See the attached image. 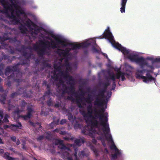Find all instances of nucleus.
Wrapping results in <instances>:
<instances>
[{"label":"nucleus","instance_id":"obj_1","mask_svg":"<svg viewBox=\"0 0 160 160\" xmlns=\"http://www.w3.org/2000/svg\"><path fill=\"white\" fill-rule=\"evenodd\" d=\"M45 38L51 41L50 42L48 41H43L42 40L39 41L40 44L42 45L41 48H40L39 46L37 44H35L33 46V49L37 52L38 55L39 57H42L46 52V49H49L51 48L52 49H55L57 48L56 42L49 36H46Z\"/></svg>","mask_w":160,"mask_h":160},{"label":"nucleus","instance_id":"obj_2","mask_svg":"<svg viewBox=\"0 0 160 160\" xmlns=\"http://www.w3.org/2000/svg\"><path fill=\"white\" fill-rule=\"evenodd\" d=\"M87 111L88 112L86 113L84 109L80 110L79 111L80 112L84 118L90 117L92 118V119L90 120L91 126L90 127L88 126H85L83 127L82 130V133L84 135H87L88 134L91 133L92 132H95V130H93V128L94 127L98 128V127L99 123L96 119L97 118L92 115V111Z\"/></svg>","mask_w":160,"mask_h":160},{"label":"nucleus","instance_id":"obj_3","mask_svg":"<svg viewBox=\"0 0 160 160\" xmlns=\"http://www.w3.org/2000/svg\"><path fill=\"white\" fill-rule=\"evenodd\" d=\"M101 108L98 112L95 111L94 113V116L97 118H99L100 121L99 124L102 126V130L103 132H106L108 134L110 132V129L109 128V125L108 122V115L107 112H106V115L104 114L105 110L103 106H101Z\"/></svg>","mask_w":160,"mask_h":160},{"label":"nucleus","instance_id":"obj_4","mask_svg":"<svg viewBox=\"0 0 160 160\" xmlns=\"http://www.w3.org/2000/svg\"><path fill=\"white\" fill-rule=\"evenodd\" d=\"M61 74V76L63 77L64 79L66 81H67L66 83L68 85H69V86H66L67 89H69V94L71 93L73 94L75 93V88L74 85L75 84V81L72 77L69 75V73L67 71L65 72L61 71L60 72Z\"/></svg>","mask_w":160,"mask_h":160},{"label":"nucleus","instance_id":"obj_5","mask_svg":"<svg viewBox=\"0 0 160 160\" xmlns=\"http://www.w3.org/2000/svg\"><path fill=\"white\" fill-rule=\"evenodd\" d=\"M11 12L10 14L9 13L8 11H6V13H4L6 17L10 20L11 24L14 25H18L20 23V20L14 15V10L12 8H11L9 10Z\"/></svg>","mask_w":160,"mask_h":160},{"label":"nucleus","instance_id":"obj_6","mask_svg":"<svg viewBox=\"0 0 160 160\" xmlns=\"http://www.w3.org/2000/svg\"><path fill=\"white\" fill-rule=\"evenodd\" d=\"M21 74L19 72L14 73L13 72L10 76L8 77V81L7 85L9 88L11 85L12 81L15 82L19 83L22 81L21 79Z\"/></svg>","mask_w":160,"mask_h":160},{"label":"nucleus","instance_id":"obj_7","mask_svg":"<svg viewBox=\"0 0 160 160\" xmlns=\"http://www.w3.org/2000/svg\"><path fill=\"white\" fill-rule=\"evenodd\" d=\"M103 38L108 39L113 46L117 43L114 40L113 36L112 33L110 32L108 27L106 29L104 32L103 34L102 37L100 38L102 39Z\"/></svg>","mask_w":160,"mask_h":160},{"label":"nucleus","instance_id":"obj_8","mask_svg":"<svg viewBox=\"0 0 160 160\" xmlns=\"http://www.w3.org/2000/svg\"><path fill=\"white\" fill-rule=\"evenodd\" d=\"M27 113L26 115H21V117L24 120L30 119L32 116V114L34 112V109L32 108V105H28L27 108Z\"/></svg>","mask_w":160,"mask_h":160},{"label":"nucleus","instance_id":"obj_9","mask_svg":"<svg viewBox=\"0 0 160 160\" xmlns=\"http://www.w3.org/2000/svg\"><path fill=\"white\" fill-rule=\"evenodd\" d=\"M69 45L72 47V50L79 49L80 48H87L90 45L91 43L87 42H85L79 44H74L73 43H69Z\"/></svg>","mask_w":160,"mask_h":160},{"label":"nucleus","instance_id":"obj_10","mask_svg":"<svg viewBox=\"0 0 160 160\" xmlns=\"http://www.w3.org/2000/svg\"><path fill=\"white\" fill-rule=\"evenodd\" d=\"M49 35L54 39L56 41L55 42H56V44H57V48H60V47L58 45V44H61L64 47H66L68 45L67 44L65 43L66 42L64 41L60 40V37L58 36H55L52 32H49Z\"/></svg>","mask_w":160,"mask_h":160},{"label":"nucleus","instance_id":"obj_11","mask_svg":"<svg viewBox=\"0 0 160 160\" xmlns=\"http://www.w3.org/2000/svg\"><path fill=\"white\" fill-rule=\"evenodd\" d=\"M4 34L5 36H6L7 33H4ZM8 36H3V37L0 36V43L4 48L8 49V48H11V46L8 44L4 42L5 41L8 40Z\"/></svg>","mask_w":160,"mask_h":160},{"label":"nucleus","instance_id":"obj_12","mask_svg":"<svg viewBox=\"0 0 160 160\" xmlns=\"http://www.w3.org/2000/svg\"><path fill=\"white\" fill-rule=\"evenodd\" d=\"M113 47L119 51H121L124 55L128 54L129 53L130 51L129 49H127L125 48L122 47L121 44H119L118 42L116 43Z\"/></svg>","mask_w":160,"mask_h":160},{"label":"nucleus","instance_id":"obj_13","mask_svg":"<svg viewBox=\"0 0 160 160\" xmlns=\"http://www.w3.org/2000/svg\"><path fill=\"white\" fill-rule=\"evenodd\" d=\"M0 2L2 4L4 9L2 10V12L4 14L6 13V11H9L11 8H12L11 5L8 3L6 2L5 0H0Z\"/></svg>","mask_w":160,"mask_h":160},{"label":"nucleus","instance_id":"obj_14","mask_svg":"<svg viewBox=\"0 0 160 160\" xmlns=\"http://www.w3.org/2000/svg\"><path fill=\"white\" fill-rule=\"evenodd\" d=\"M71 50H73L72 48H66L65 50L58 48L57 49V52L60 55L65 57L68 55L69 52Z\"/></svg>","mask_w":160,"mask_h":160},{"label":"nucleus","instance_id":"obj_15","mask_svg":"<svg viewBox=\"0 0 160 160\" xmlns=\"http://www.w3.org/2000/svg\"><path fill=\"white\" fill-rule=\"evenodd\" d=\"M32 26L34 28H31L30 29L31 31L30 32L31 35H33V34L35 35H37L38 33L40 32V29L38 26L35 23L33 22H32Z\"/></svg>","mask_w":160,"mask_h":160},{"label":"nucleus","instance_id":"obj_16","mask_svg":"<svg viewBox=\"0 0 160 160\" xmlns=\"http://www.w3.org/2000/svg\"><path fill=\"white\" fill-rule=\"evenodd\" d=\"M142 78L143 79V82H147L149 81L151 82L152 81L155 82L156 81V78L153 77L149 73H147L146 76H142Z\"/></svg>","mask_w":160,"mask_h":160},{"label":"nucleus","instance_id":"obj_17","mask_svg":"<svg viewBox=\"0 0 160 160\" xmlns=\"http://www.w3.org/2000/svg\"><path fill=\"white\" fill-rule=\"evenodd\" d=\"M136 63L139 65L141 68H143L145 66H146L148 62L143 57H141L138 58Z\"/></svg>","mask_w":160,"mask_h":160},{"label":"nucleus","instance_id":"obj_18","mask_svg":"<svg viewBox=\"0 0 160 160\" xmlns=\"http://www.w3.org/2000/svg\"><path fill=\"white\" fill-rule=\"evenodd\" d=\"M104 133H106L105 134V137L107 140L111 141L113 143L112 144V145L110 146V149H114L115 150V152L116 151H119L117 148L116 146H115V144L114 143L113 141L112 136L111 134L109 135L108 136H107L106 135L108 134H108H107L106 132H104Z\"/></svg>","mask_w":160,"mask_h":160},{"label":"nucleus","instance_id":"obj_19","mask_svg":"<svg viewBox=\"0 0 160 160\" xmlns=\"http://www.w3.org/2000/svg\"><path fill=\"white\" fill-rule=\"evenodd\" d=\"M99 98L96 96V100L94 102V105L97 106H104L105 100L102 98Z\"/></svg>","mask_w":160,"mask_h":160},{"label":"nucleus","instance_id":"obj_20","mask_svg":"<svg viewBox=\"0 0 160 160\" xmlns=\"http://www.w3.org/2000/svg\"><path fill=\"white\" fill-rule=\"evenodd\" d=\"M58 142L59 145L58 147L63 150H67L68 151H70V149L69 148L67 147L63 143V141L62 140H58Z\"/></svg>","mask_w":160,"mask_h":160},{"label":"nucleus","instance_id":"obj_21","mask_svg":"<svg viewBox=\"0 0 160 160\" xmlns=\"http://www.w3.org/2000/svg\"><path fill=\"white\" fill-rule=\"evenodd\" d=\"M108 78L112 80V88L114 89L116 87L115 74L113 72L108 73Z\"/></svg>","mask_w":160,"mask_h":160},{"label":"nucleus","instance_id":"obj_22","mask_svg":"<svg viewBox=\"0 0 160 160\" xmlns=\"http://www.w3.org/2000/svg\"><path fill=\"white\" fill-rule=\"evenodd\" d=\"M26 64V63L23 61L22 62H19L15 65L13 66L12 67V71L13 72H17V73L19 72H18L19 71L18 66L19 65H24ZM21 73L20 72H19ZM17 73V72L16 73Z\"/></svg>","mask_w":160,"mask_h":160},{"label":"nucleus","instance_id":"obj_23","mask_svg":"<svg viewBox=\"0 0 160 160\" xmlns=\"http://www.w3.org/2000/svg\"><path fill=\"white\" fill-rule=\"evenodd\" d=\"M21 52L22 55L27 59L29 60L31 58V54L30 52H27L25 50H22Z\"/></svg>","mask_w":160,"mask_h":160},{"label":"nucleus","instance_id":"obj_24","mask_svg":"<svg viewBox=\"0 0 160 160\" xmlns=\"http://www.w3.org/2000/svg\"><path fill=\"white\" fill-rule=\"evenodd\" d=\"M139 57L137 55L130 54L128 57V58L132 62H136Z\"/></svg>","mask_w":160,"mask_h":160},{"label":"nucleus","instance_id":"obj_25","mask_svg":"<svg viewBox=\"0 0 160 160\" xmlns=\"http://www.w3.org/2000/svg\"><path fill=\"white\" fill-rule=\"evenodd\" d=\"M128 0H121V7L120 8V11L122 13L125 12V6Z\"/></svg>","mask_w":160,"mask_h":160},{"label":"nucleus","instance_id":"obj_26","mask_svg":"<svg viewBox=\"0 0 160 160\" xmlns=\"http://www.w3.org/2000/svg\"><path fill=\"white\" fill-rule=\"evenodd\" d=\"M10 2L12 4V5L15 8L16 10H22L21 7L18 5L16 3H16V0H10Z\"/></svg>","mask_w":160,"mask_h":160},{"label":"nucleus","instance_id":"obj_27","mask_svg":"<svg viewBox=\"0 0 160 160\" xmlns=\"http://www.w3.org/2000/svg\"><path fill=\"white\" fill-rule=\"evenodd\" d=\"M18 28L20 30L21 32L23 34H25L26 32L28 31V29L27 28L22 24Z\"/></svg>","mask_w":160,"mask_h":160},{"label":"nucleus","instance_id":"obj_28","mask_svg":"<svg viewBox=\"0 0 160 160\" xmlns=\"http://www.w3.org/2000/svg\"><path fill=\"white\" fill-rule=\"evenodd\" d=\"M92 95L90 94H88V97L86 98L83 97V99L88 104H91L93 99L91 97Z\"/></svg>","mask_w":160,"mask_h":160},{"label":"nucleus","instance_id":"obj_29","mask_svg":"<svg viewBox=\"0 0 160 160\" xmlns=\"http://www.w3.org/2000/svg\"><path fill=\"white\" fill-rule=\"evenodd\" d=\"M147 59L151 60L152 64L155 62H160V58H152L148 57Z\"/></svg>","mask_w":160,"mask_h":160},{"label":"nucleus","instance_id":"obj_30","mask_svg":"<svg viewBox=\"0 0 160 160\" xmlns=\"http://www.w3.org/2000/svg\"><path fill=\"white\" fill-rule=\"evenodd\" d=\"M85 142L83 138L76 139L74 140V143L77 145L80 146L81 145V143H84Z\"/></svg>","mask_w":160,"mask_h":160},{"label":"nucleus","instance_id":"obj_31","mask_svg":"<svg viewBox=\"0 0 160 160\" xmlns=\"http://www.w3.org/2000/svg\"><path fill=\"white\" fill-rule=\"evenodd\" d=\"M22 92H21L20 90L18 91L17 92H14L12 93L10 95V97L12 98H14L18 95H21L22 94Z\"/></svg>","mask_w":160,"mask_h":160},{"label":"nucleus","instance_id":"obj_32","mask_svg":"<svg viewBox=\"0 0 160 160\" xmlns=\"http://www.w3.org/2000/svg\"><path fill=\"white\" fill-rule=\"evenodd\" d=\"M15 12L16 14V16L19 20L20 16V14H24L25 13L24 12L23 10H16Z\"/></svg>","mask_w":160,"mask_h":160},{"label":"nucleus","instance_id":"obj_33","mask_svg":"<svg viewBox=\"0 0 160 160\" xmlns=\"http://www.w3.org/2000/svg\"><path fill=\"white\" fill-rule=\"evenodd\" d=\"M60 85L62 86V88H66L67 85L64 83V81L62 79L59 80V82L57 84V86L59 88Z\"/></svg>","mask_w":160,"mask_h":160},{"label":"nucleus","instance_id":"obj_34","mask_svg":"<svg viewBox=\"0 0 160 160\" xmlns=\"http://www.w3.org/2000/svg\"><path fill=\"white\" fill-rule=\"evenodd\" d=\"M8 40H9V42L10 43H14L16 42L20 43V42L18 40L16 37L13 38H9L8 37Z\"/></svg>","mask_w":160,"mask_h":160},{"label":"nucleus","instance_id":"obj_35","mask_svg":"<svg viewBox=\"0 0 160 160\" xmlns=\"http://www.w3.org/2000/svg\"><path fill=\"white\" fill-rule=\"evenodd\" d=\"M68 136H65L63 137V139L67 141H69L70 140L72 141L74 140V138L71 136V134L70 133L68 134Z\"/></svg>","mask_w":160,"mask_h":160},{"label":"nucleus","instance_id":"obj_36","mask_svg":"<svg viewBox=\"0 0 160 160\" xmlns=\"http://www.w3.org/2000/svg\"><path fill=\"white\" fill-rule=\"evenodd\" d=\"M27 103L24 100H22L21 103H20V106L21 109H22L21 111H23L24 109H25V106L27 104Z\"/></svg>","mask_w":160,"mask_h":160},{"label":"nucleus","instance_id":"obj_37","mask_svg":"<svg viewBox=\"0 0 160 160\" xmlns=\"http://www.w3.org/2000/svg\"><path fill=\"white\" fill-rule=\"evenodd\" d=\"M115 152L114 154H112V159H116L118 155H120L121 152L119 151H116Z\"/></svg>","mask_w":160,"mask_h":160},{"label":"nucleus","instance_id":"obj_38","mask_svg":"<svg viewBox=\"0 0 160 160\" xmlns=\"http://www.w3.org/2000/svg\"><path fill=\"white\" fill-rule=\"evenodd\" d=\"M11 71H12V69L10 68V67L9 66H7L5 70V75H9Z\"/></svg>","mask_w":160,"mask_h":160},{"label":"nucleus","instance_id":"obj_39","mask_svg":"<svg viewBox=\"0 0 160 160\" xmlns=\"http://www.w3.org/2000/svg\"><path fill=\"white\" fill-rule=\"evenodd\" d=\"M67 115L68 116V119L70 121H74L75 118L73 116L71 113L68 112Z\"/></svg>","mask_w":160,"mask_h":160},{"label":"nucleus","instance_id":"obj_40","mask_svg":"<svg viewBox=\"0 0 160 160\" xmlns=\"http://www.w3.org/2000/svg\"><path fill=\"white\" fill-rule=\"evenodd\" d=\"M110 83L109 80L107 79L106 81L102 83V85L103 88L107 89L108 86L110 85Z\"/></svg>","mask_w":160,"mask_h":160},{"label":"nucleus","instance_id":"obj_41","mask_svg":"<svg viewBox=\"0 0 160 160\" xmlns=\"http://www.w3.org/2000/svg\"><path fill=\"white\" fill-rule=\"evenodd\" d=\"M10 117L9 115L8 114H6L4 116V118L2 121V123H7L9 122V121L8 119Z\"/></svg>","mask_w":160,"mask_h":160},{"label":"nucleus","instance_id":"obj_42","mask_svg":"<svg viewBox=\"0 0 160 160\" xmlns=\"http://www.w3.org/2000/svg\"><path fill=\"white\" fill-rule=\"evenodd\" d=\"M104 92L100 90L98 94L96 95V96L102 98H103L104 97Z\"/></svg>","mask_w":160,"mask_h":160},{"label":"nucleus","instance_id":"obj_43","mask_svg":"<svg viewBox=\"0 0 160 160\" xmlns=\"http://www.w3.org/2000/svg\"><path fill=\"white\" fill-rule=\"evenodd\" d=\"M128 74L126 73L122 72H121V77L122 78V81H124L126 80V78H125V76L126 75H128Z\"/></svg>","mask_w":160,"mask_h":160},{"label":"nucleus","instance_id":"obj_44","mask_svg":"<svg viewBox=\"0 0 160 160\" xmlns=\"http://www.w3.org/2000/svg\"><path fill=\"white\" fill-rule=\"evenodd\" d=\"M53 74V76L51 77L55 81H58L59 79L58 74H56L55 72H54Z\"/></svg>","mask_w":160,"mask_h":160},{"label":"nucleus","instance_id":"obj_45","mask_svg":"<svg viewBox=\"0 0 160 160\" xmlns=\"http://www.w3.org/2000/svg\"><path fill=\"white\" fill-rule=\"evenodd\" d=\"M2 57L3 58V60H6L8 59V61L9 60V56L7 55H6L3 52H2Z\"/></svg>","mask_w":160,"mask_h":160},{"label":"nucleus","instance_id":"obj_46","mask_svg":"<svg viewBox=\"0 0 160 160\" xmlns=\"http://www.w3.org/2000/svg\"><path fill=\"white\" fill-rule=\"evenodd\" d=\"M32 22H33L30 19H29L28 21L26 22V25L30 29H31V25L32 26Z\"/></svg>","mask_w":160,"mask_h":160},{"label":"nucleus","instance_id":"obj_47","mask_svg":"<svg viewBox=\"0 0 160 160\" xmlns=\"http://www.w3.org/2000/svg\"><path fill=\"white\" fill-rule=\"evenodd\" d=\"M29 122L31 125L35 128L36 127L37 125H40V123L38 122L34 123L31 121H29Z\"/></svg>","mask_w":160,"mask_h":160},{"label":"nucleus","instance_id":"obj_48","mask_svg":"<svg viewBox=\"0 0 160 160\" xmlns=\"http://www.w3.org/2000/svg\"><path fill=\"white\" fill-rule=\"evenodd\" d=\"M47 104L49 107H51L53 105V102L51 99L50 98L47 101Z\"/></svg>","mask_w":160,"mask_h":160},{"label":"nucleus","instance_id":"obj_49","mask_svg":"<svg viewBox=\"0 0 160 160\" xmlns=\"http://www.w3.org/2000/svg\"><path fill=\"white\" fill-rule=\"evenodd\" d=\"M81 156L83 157L85 156L87 157L88 155L84 151H82L79 152V157Z\"/></svg>","mask_w":160,"mask_h":160},{"label":"nucleus","instance_id":"obj_50","mask_svg":"<svg viewBox=\"0 0 160 160\" xmlns=\"http://www.w3.org/2000/svg\"><path fill=\"white\" fill-rule=\"evenodd\" d=\"M62 88V93L64 94L65 93H68L69 94V92L67 88Z\"/></svg>","mask_w":160,"mask_h":160},{"label":"nucleus","instance_id":"obj_51","mask_svg":"<svg viewBox=\"0 0 160 160\" xmlns=\"http://www.w3.org/2000/svg\"><path fill=\"white\" fill-rule=\"evenodd\" d=\"M121 71H119L115 74V78L119 79L120 78L121 76Z\"/></svg>","mask_w":160,"mask_h":160},{"label":"nucleus","instance_id":"obj_52","mask_svg":"<svg viewBox=\"0 0 160 160\" xmlns=\"http://www.w3.org/2000/svg\"><path fill=\"white\" fill-rule=\"evenodd\" d=\"M10 154L9 153L6 152H5L4 153L3 155V157L6 160H7L10 157L9 156Z\"/></svg>","mask_w":160,"mask_h":160},{"label":"nucleus","instance_id":"obj_53","mask_svg":"<svg viewBox=\"0 0 160 160\" xmlns=\"http://www.w3.org/2000/svg\"><path fill=\"white\" fill-rule=\"evenodd\" d=\"M76 103L78 107L80 108H83V106L82 105L81 102L78 99L76 100Z\"/></svg>","mask_w":160,"mask_h":160},{"label":"nucleus","instance_id":"obj_54","mask_svg":"<svg viewBox=\"0 0 160 160\" xmlns=\"http://www.w3.org/2000/svg\"><path fill=\"white\" fill-rule=\"evenodd\" d=\"M1 97L2 98V100L0 99V100L1 102L2 103L4 104L5 103V100L6 99V96H5V95H2L1 96Z\"/></svg>","mask_w":160,"mask_h":160},{"label":"nucleus","instance_id":"obj_55","mask_svg":"<svg viewBox=\"0 0 160 160\" xmlns=\"http://www.w3.org/2000/svg\"><path fill=\"white\" fill-rule=\"evenodd\" d=\"M67 99L68 100L71 101L72 102H73L74 101L75 99L72 96H68L67 97Z\"/></svg>","mask_w":160,"mask_h":160},{"label":"nucleus","instance_id":"obj_56","mask_svg":"<svg viewBox=\"0 0 160 160\" xmlns=\"http://www.w3.org/2000/svg\"><path fill=\"white\" fill-rule=\"evenodd\" d=\"M87 111H92V105L91 104H89V105L87 107Z\"/></svg>","mask_w":160,"mask_h":160},{"label":"nucleus","instance_id":"obj_57","mask_svg":"<svg viewBox=\"0 0 160 160\" xmlns=\"http://www.w3.org/2000/svg\"><path fill=\"white\" fill-rule=\"evenodd\" d=\"M12 126L13 127H15L17 128H21L20 127H21L22 126L21 123V122H18L17 124L16 125H13Z\"/></svg>","mask_w":160,"mask_h":160},{"label":"nucleus","instance_id":"obj_58","mask_svg":"<svg viewBox=\"0 0 160 160\" xmlns=\"http://www.w3.org/2000/svg\"><path fill=\"white\" fill-rule=\"evenodd\" d=\"M56 125L54 123V122H51L49 125V129H52L53 128L54 126H55Z\"/></svg>","mask_w":160,"mask_h":160},{"label":"nucleus","instance_id":"obj_59","mask_svg":"<svg viewBox=\"0 0 160 160\" xmlns=\"http://www.w3.org/2000/svg\"><path fill=\"white\" fill-rule=\"evenodd\" d=\"M44 136L42 135H40L37 138V140L38 141H40L44 139Z\"/></svg>","mask_w":160,"mask_h":160},{"label":"nucleus","instance_id":"obj_60","mask_svg":"<svg viewBox=\"0 0 160 160\" xmlns=\"http://www.w3.org/2000/svg\"><path fill=\"white\" fill-rule=\"evenodd\" d=\"M136 76L137 78H138V79H142V76H143L141 75H140L139 73H138L137 72L136 73Z\"/></svg>","mask_w":160,"mask_h":160},{"label":"nucleus","instance_id":"obj_61","mask_svg":"<svg viewBox=\"0 0 160 160\" xmlns=\"http://www.w3.org/2000/svg\"><path fill=\"white\" fill-rule=\"evenodd\" d=\"M5 65L2 63H0V70H3L4 68Z\"/></svg>","mask_w":160,"mask_h":160},{"label":"nucleus","instance_id":"obj_62","mask_svg":"<svg viewBox=\"0 0 160 160\" xmlns=\"http://www.w3.org/2000/svg\"><path fill=\"white\" fill-rule=\"evenodd\" d=\"M11 140L14 142H16V138L14 136H12L10 138Z\"/></svg>","mask_w":160,"mask_h":160},{"label":"nucleus","instance_id":"obj_63","mask_svg":"<svg viewBox=\"0 0 160 160\" xmlns=\"http://www.w3.org/2000/svg\"><path fill=\"white\" fill-rule=\"evenodd\" d=\"M51 93L50 90L47 89V91L45 92V95L44 96L46 95H49Z\"/></svg>","mask_w":160,"mask_h":160},{"label":"nucleus","instance_id":"obj_64","mask_svg":"<svg viewBox=\"0 0 160 160\" xmlns=\"http://www.w3.org/2000/svg\"><path fill=\"white\" fill-rule=\"evenodd\" d=\"M66 120L65 119H62L61 121L60 122V124L61 125H62L64 123H66Z\"/></svg>","mask_w":160,"mask_h":160}]
</instances>
